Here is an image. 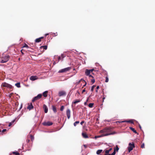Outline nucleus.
<instances>
[{
	"mask_svg": "<svg viewBox=\"0 0 155 155\" xmlns=\"http://www.w3.org/2000/svg\"><path fill=\"white\" fill-rule=\"evenodd\" d=\"M100 133H103L104 134L98 137L107 136L110 134H113V133L111 132L110 129L109 128H105L104 129L101 130L100 131Z\"/></svg>",
	"mask_w": 155,
	"mask_h": 155,
	"instance_id": "obj_1",
	"label": "nucleus"
},
{
	"mask_svg": "<svg viewBox=\"0 0 155 155\" xmlns=\"http://www.w3.org/2000/svg\"><path fill=\"white\" fill-rule=\"evenodd\" d=\"M1 86L2 87H5L10 89H12L11 91L13 90V87L12 85L6 82L3 83L1 85Z\"/></svg>",
	"mask_w": 155,
	"mask_h": 155,
	"instance_id": "obj_2",
	"label": "nucleus"
},
{
	"mask_svg": "<svg viewBox=\"0 0 155 155\" xmlns=\"http://www.w3.org/2000/svg\"><path fill=\"white\" fill-rule=\"evenodd\" d=\"M135 146L134 143L132 142L131 143H129V146L128 147V150L129 152H130L133 149V148Z\"/></svg>",
	"mask_w": 155,
	"mask_h": 155,
	"instance_id": "obj_3",
	"label": "nucleus"
},
{
	"mask_svg": "<svg viewBox=\"0 0 155 155\" xmlns=\"http://www.w3.org/2000/svg\"><path fill=\"white\" fill-rule=\"evenodd\" d=\"M9 58L10 56L8 55L5 56L1 61V63H3L7 62L9 60Z\"/></svg>",
	"mask_w": 155,
	"mask_h": 155,
	"instance_id": "obj_4",
	"label": "nucleus"
},
{
	"mask_svg": "<svg viewBox=\"0 0 155 155\" xmlns=\"http://www.w3.org/2000/svg\"><path fill=\"white\" fill-rule=\"evenodd\" d=\"M42 96V95L41 94H39L36 97H35L32 100V102H34L35 101L37 100L40 99Z\"/></svg>",
	"mask_w": 155,
	"mask_h": 155,
	"instance_id": "obj_5",
	"label": "nucleus"
},
{
	"mask_svg": "<svg viewBox=\"0 0 155 155\" xmlns=\"http://www.w3.org/2000/svg\"><path fill=\"white\" fill-rule=\"evenodd\" d=\"M71 69L70 67H68L63 69H62L60 70L59 71V73H63L64 72H66L67 71H68L70 70Z\"/></svg>",
	"mask_w": 155,
	"mask_h": 155,
	"instance_id": "obj_6",
	"label": "nucleus"
},
{
	"mask_svg": "<svg viewBox=\"0 0 155 155\" xmlns=\"http://www.w3.org/2000/svg\"><path fill=\"white\" fill-rule=\"evenodd\" d=\"M42 124L45 126H50L53 124V123L50 121L45 122L42 123Z\"/></svg>",
	"mask_w": 155,
	"mask_h": 155,
	"instance_id": "obj_7",
	"label": "nucleus"
},
{
	"mask_svg": "<svg viewBox=\"0 0 155 155\" xmlns=\"http://www.w3.org/2000/svg\"><path fill=\"white\" fill-rule=\"evenodd\" d=\"M66 115L67 118L68 119H69L71 116V111L69 109H68L66 110Z\"/></svg>",
	"mask_w": 155,
	"mask_h": 155,
	"instance_id": "obj_8",
	"label": "nucleus"
},
{
	"mask_svg": "<svg viewBox=\"0 0 155 155\" xmlns=\"http://www.w3.org/2000/svg\"><path fill=\"white\" fill-rule=\"evenodd\" d=\"M66 94L65 92L64 91H60L58 93V95L59 96H61L65 95Z\"/></svg>",
	"mask_w": 155,
	"mask_h": 155,
	"instance_id": "obj_9",
	"label": "nucleus"
},
{
	"mask_svg": "<svg viewBox=\"0 0 155 155\" xmlns=\"http://www.w3.org/2000/svg\"><path fill=\"white\" fill-rule=\"evenodd\" d=\"M38 79V77L37 76H32L30 78V79L32 81Z\"/></svg>",
	"mask_w": 155,
	"mask_h": 155,
	"instance_id": "obj_10",
	"label": "nucleus"
},
{
	"mask_svg": "<svg viewBox=\"0 0 155 155\" xmlns=\"http://www.w3.org/2000/svg\"><path fill=\"white\" fill-rule=\"evenodd\" d=\"M43 108L44 109L45 112V113H47L48 111V108L45 104H44Z\"/></svg>",
	"mask_w": 155,
	"mask_h": 155,
	"instance_id": "obj_11",
	"label": "nucleus"
},
{
	"mask_svg": "<svg viewBox=\"0 0 155 155\" xmlns=\"http://www.w3.org/2000/svg\"><path fill=\"white\" fill-rule=\"evenodd\" d=\"M85 74L86 76H88L91 73V72L89 70L86 69L85 72Z\"/></svg>",
	"mask_w": 155,
	"mask_h": 155,
	"instance_id": "obj_12",
	"label": "nucleus"
},
{
	"mask_svg": "<svg viewBox=\"0 0 155 155\" xmlns=\"http://www.w3.org/2000/svg\"><path fill=\"white\" fill-rule=\"evenodd\" d=\"M122 123H124V122H127V123H130L131 124H134V122L132 120H123L121 122Z\"/></svg>",
	"mask_w": 155,
	"mask_h": 155,
	"instance_id": "obj_13",
	"label": "nucleus"
},
{
	"mask_svg": "<svg viewBox=\"0 0 155 155\" xmlns=\"http://www.w3.org/2000/svg\"><path fill=\"white\" fill-rule=\"evenodd\" d=\"M82 135L83 138H88V137L86 133H82Z\"/></svg>",
	"mask_w": 155,
	"mask_h": 155,
	"instance_id": "obj_14",
	"label": "nucleus"
},
{
	"mask_svg": "<svg viewBox=\"0 0 155 155\" xmlns=\"http://www.w3.org/2000/svg\"><path fill=\"white\" fill-rule=\"evenodd\" d=\"M34 107L32 103H31L30 104H29L28 106L27 107V108L28 109H29V110L31 109H32Z\"/></svg>",
	"mask_w": 155,
	"mask_h": 155,
	"instance_id": "obj_15",
	"label": "nucleus"
},
{
	"mask_svg": "<svg viewBox=\"0 0 155 155\" xmlns=\"http://www.w3.org/2000/svg\"><path fill=\"white\" fill-rule=\"evenodd\" d=\"M43 38V37H41L39 38H37L35 40V42H36L38 43L40 42L41 41V39Z\"/></svg>",
	"mask_w": 155,
	"mask_h": 155,
	"instance_id": "obj_16",
	"label": "nucleus"
},
{
	"mask_svg": "<svg viewBox=\"0 0 155 155\" xmlns=\"http://www.w3.org/2000/svg\"><path fill=\"white\" fill-rule=\"evenodd\" d=\"M48 91H46L45 92H44L43 93V96L46 97L47 96V94L48 93Z\"/></svg>",
	"mask_w": 155,
	"mask_h": 155,
	"instance_id": "obj_17",
	"label": "nucleus"
},
{
	"mask_svg": "<svg viewBox=\"0 0 155 155\" xmlns=\"http://www.w3.org/2000/svg\"><path fill=\"white\" fill-rule=\"evenodd\" d=\"M130 130H131L132 131H133L134 133L135 134H137V131L135 130V129L132 127H129Z\"/></svg>",
	"mask_w": 155,
	"mask_h": 155,
	"instance_id": "obj_18",
	"label": "nucleus"
},
{
	"mask_svg": "<svg viewBox=\"0 0 155 155\" xmlns=\"http://www.w3.org/2000/svg\"><path fill=\"white\" fill-rule=\"evenodd\" d=\"M80 101H81L80 99L76 100H75L73 102V103L74 104H76L77 103L80 102Z\"/></svg>",
	"mask_w": 155,
	"mask_h": 155,
	"instance_id": "obj_19",
	"label": "nucleus"
},
{
	"mask_svg": "<svg viewBox=\"0 0 155 155\" xmlns=\"http://www.w3.org/2000/svg\"><path fill=\"white\" fill-rule=\"evenodd\" d=\"M52 109H53V111H54V113H56L57 111L56 107H55V106H54L53 105L52 106Z\"/></svg>",
	"mask_w": 155,
	"mask_h": 155,
	"instance_id": "obj_20",
	"label": "nucleus"
},
{
	"mask_svg": "<svg viewBox=\"0 0 155 155\" xmlns=\"http://www.w3.org/2000/svg\"><path fill=\"white\" fill-rule=\"evenodd\" d=\"M102 151V150H99L97 151V154L99 155Z\"/></svg>",
	"mask_w": 155,
	"mask_h": 155,
	"instance_id": "obj_21",
	"label": "nucleus"
},
{
	"mask_svg": "<svg viewBox=\"0 0 155 155\" xmlns=\"http://www.w3.org/2000/svg\"><path fill=\"white\" fill-rule=\"evenodd\" d=\"M41 48H43L44 49L46 50L47 48V45H44L41 46L40 47Z\"/></svg>",
	"mask_w": 155,
	"mask_h": 155,
	"instance_id": "obj_22",
	"label": "nucleus"
},
{
	"mask_svg": "<svg viewBox=\"0 0 155 155\" xmlns=\"http://www.w3.org/2000/svg\"><path fill=\"white\" fill-rule=\"evenodd\" d=\"M12 153L15 155H20V153L18 152H12Z\"/></svg>",
	"mask_w": 155,
	"mask_h": 155,
	"instance_id": "obj_23",
	"label": "nucleus"
},
{
	"mask_svg": "<svg viewBox=\"0 0 155 155\" xmlns=\"http://www.w3.org/2000/svg\"><path fill=\"white\" fill-rule=\"evenodd\" d=\"M61 56V61H63V58L65 57V55L63 54H62Z\"/></svg>",
	"mask_w": 155,
	"mask_h": 155,
	"instance_id": "obj_24",
	"label": "nucleus"
},
{
	"mask_svg": "<svg viewBox=\"0 0 155 155\" xmlns=\"http://www.w3.org/2000/svg\"><path fill=\"white\" fill-rule=\"evenodd\" d=\"M93 105H94L93 103H90L88 104V107L90 108H92V107H93Z\"/></svg>",
	"mask_w": 155,
	"mask_h": 155,
	"instance_id": "obj_25",
	"label": "nucleus"
},
{
	"mask_svg": "<svg viewBox=\"0 0 155 155\" xmlns=\"http://www.w3.org/2000/svg\"><path fill=\"white\" fill-rule=\"evenodd\" d=\"M15 85L18 87H20V83H17L15 84Z\"/></svg>",
	"mask_w": 155,
	"mask_h": 155,
	"instance_id": "obj_26",
	"label": "nucleus"
},
{
	"mask_svg": "<svg viewBox=\"0 0 155 155\" xmlns=\"http://www.w3.org/2000/svg\"><path fill=\"white\" fill-rule=\"evenodd\" d=\"M13 93H11L8 94V95H7V96L9 97L10 98H11L13 95Z\"/></svg>",
	"mask_w": 155,
	"mask_h": 155,
	"instance_id": "obj_27",
	"label": "nucleus"
},
{
	"mask_svg": "<svg viewBox=\"0 0 155 155\" xmlns=\"http://www.w3.org/2000/svg\"><path fill=\"white\" fill-rule=\"evenodd\" d=\"M15 121V120H13L11 122H10L9 123L8 125V126L10 127L11 126L12 124V123H13Z\"/></svg>",
	"mask_w": 155,
	"mask_h": 155,
	"instance_id": "obj_28",
	"label": "nucleus"
},
{
	"mask_svg": "<svg viewBox=\"0 0 155 155\" xmlns=\"http://www.w3.org/2000/svg\"><path fill=\"white\" fill-rule=\"evenodd\" d=\"M79 123V121H76L75 123H74V126H76L77 124H78Z\"/></svg>",
	"mask_w": 155,
	"mask_h": 155,
	"instance_id": "obj_29",
	"label": "nucleus"
},
{
	"mask_svg": "<svg viewBox=\"0 0 155 155\" xmlns=\"http://www.w3.org/2000/svg\"><path fill=\"white\" fill-rule=\"evenodd\" d=\"M105 79H106L105 81V82H108V81H109V79H108V78L107 76L106 77Z\"/></svg>",
	"mask_w": 155,
	"mask_h": 155,
	"instance_id": "obj_30",
	"label": "nucleus"
},
{
	"mask_svg": "<svg viewBox=\"0 0 155 155\" xmlns=\"http://www.w3.org/2000/svg\"><path fill=\"white\" fill-rule=\"evenodd\" d=\"M115 149H116V151H117V152H118L119 150V148L118 146L117 145L116 146V148H115Z\"/></svg>",
	"mask_w": 155,
	"mask_h": 155,
	"instance_id": "obj_31",
	"label": "nucleus"
},
{
	"mask_svg": "<svg viewBox=\"0 0 155 155\" xmlns=\"http://www.w3.org/2000/svg\"><path fill=\"white\" fill-rule=\"evenodd\" d=\"M30 138L31 139L32 141L34 139V137L32 135H30Z\"/></svg>",
	"mask_w": 155,
	"mask_h": 155,
	"instance_id": "obj_32",
	"label": "nucleus"
},
{
	"mask_svg": "<svg viewBox=\"0 0 155 155\" xmlns=\"http://www.w3.org/2000/svg\"><path fill=\"white\" fill-rule=\"evenodd\" d=\"M64 109V107L63 106H62L60 108V110L62 111Z\"/></svg>",
	"mask_w": 155,
	"mask_h": 155,
	"instance_id": "obj_33",
	"label": "nucleus"
},
{
	"mask_svg": "<svg viewBox=\"0 0 155 155\" xmlns=\"http://www.w3.org/2000/svg\"><path fill=\"white\" fill-rule=\"evenodd\" d=\"M105 154H109V153L110 152L108 150H105Z\"/></svg>",
	"mask_w": 155,
	"mask_h": 155,
	"instance_id": "obj_34",
	"label": "nucleus"
},
{
	"mask_svg": "<svg viewBox=\"0 0 155 155\" xmlns=\"http://www.w3.org/2000/svg\"><path fill=\"white\" fill-rule=\"evenodd\" d=\"M23 47V48L25 47L27 48H29V47L27 44H25Z\"/></svg>",
	"mask_w": 155,
	"mask_h": 155,
	"instance_id": "obj_35",
	"label": "nucleus"
},
{
	"mask_svg": "<svg viewBox=\"0 0 155 155\" xmlns=\"http://www.w3.org/2000/svg\"><path fill=\"white\" fill-rule=\"evenodd\" d=\"M95 87V85H93L92 87H91V91H93V90H94V87Z\"/></svg>",
	"mask_w": 155,
	"mask_h": 155,
	"instance_id": "obj_36",
	"label": "nucleus"
},
{
	"mask_svg": "<svg viewBox=\"0 0 155 155\" xmlns=\"http://www.w3.org/2000/svg\"><path fill=\"white\" fill-rule=\"evenodd\" d=\"M144 147H145V145H144V143H143L141 145V147L142 148H144Z\"/></svg>",
	"mask_w": 155,
	"mask_h": 155,
	"instance_id": "obj_37",
	"label": "nucleus"
},
{
	"mask_svg": "<svg viewBox=\"0 0 155 155\" xmlns=\"http://www.w3.org/2000/svg\"><path fill=\"white\" fill-rule=\"evenodd\" d=\"M61 60V56H59L58 58V61H59L60 60Z\"/></svg>",
	"mask_w": 155,
	"mask_h": 155,
	"instance_id": "obj_38",
	"label": "nucleus"
},
{
	"mask_svg": "<svg viewBox=\"0 0 155 155\" xmlns=\"http://www.w3.org/2000/svg\"><path fill=\"white\" fill-rule=\"evenodd\" d=\"M91 82L93 84L95 82V80L93 78V79L91 80Z\"/></svg>",
	"mask_w": 155,
	"mask_h": 155,
	"instance_id": "obj_39",
	"label": "nucleus"
},
{
	"mask_svg": "<svg viewBox=\"0 0 155 155\" xmlns=\"http://www.w3.org/2000/svg\"><path fill=\"white\" fill-rule=\"evenodd\" d=\"M89 70L91 72H92V74H93V73H92V72L94 70V69H90Z\"/></svg>",
	"mask_w": 155,
	"mask_h": 155,
	"instance_id": "obj_40",
	"label": "nucleus"
},
{
	"mask_svg": "<svg viewBox=\"0 0 155 155\" xmlns=\"http://www.w3.org/2000/svg\"><path fill=\"white\" fill-rule=\"evenodd\" d=\"M88 76L89 78H94V77L91 74H90L89 75H88Z\"/></svg>",
	"mask_w": 155,
	"mask_h": 155,
	"instance_id": "obj_41",
	"label": "nucleus"
},
{
	"mask_svg": "<svg viewBox=\"0 0 155 155\" xmlns=\"http://www.w3.org/2000/svg\"><path fill=\"white\" fill-rule=\"evenodd\" d=\"M7 130L6 129H3L2 131V133H4V132L6 131Z\"/></svg>",
	"mask_w": 155,
	"mask_h": 155,
	"instance_id": "obj_42",
	"label": "nucleus"
},
{
	"mask_svg": "<svg viewBox=\"0 0 155 155\" xmlns=\"http://www.w3.org/2000/svg\"><path fill=\"white\" fill-rule=\"evenodd\" d=\"M84 123V121H82L80 123L81 125H82Z\"/></svg>",
	"mask_w": 155,
	"mask_h": 155,
	"instance_id": "obj_43",
	"label": "nucleus"
},
{
	"mask_svg": "<svg viewBox=\"0 0 155 155\" xmlns=\"http://www.w3.org/2000/svg\"><path fill=\"white\" fill-rule=\"evenodd\" d=\"M82 80H83H83L82 79H81V80H80V81H78V82H77V84H79V83L81 82V81H82Z\"/></svg>",
	"mask_w": 155,
	"mask_h": 155,
	"instance_id": "obj_44",
	"label": "nucleus"
},
{
	"mask_svg": "<svg viewBox=\"0 0 155 155\" xmlns=\"http://www.w3.org/2000/svg\"><path fill=\"white\" fill-rule=\"evenodd\" d=\"M88 100V99H87V101H86V102H85L84 103V105H86L87 104V101Z\"/></svg>",
	"mask_w": 155,
	"mask_h": 155,
	"instance_id": "obj_45",
	"label": "nucleus"
},
{
	"mask_svg": "<svg viewBox=\"0 0 155 155\" xmlns=\"http://www.w3.org/2000/svg\"><path fill=\"white\" fill-rule=\"evenodd\" d=\"M85 88H84V89H83V90H82V93H83L84 92H85Z\"/></svg>",
	"mask_w": 155,
	"mask_h": 155,
	"instance_id": "obj_46",
	"label": "nucleus"
},
{
	"mask_svg": "<svg viewBox=\"0 0 155 155\" xmlns=\"http://www.w3.org/2000/svg\"><path fill=\"white\" fill-rule=\"evenodd\" d=\"M83 81L85 82V84L83 86L84 87L86 85V82L84 80H83Z\"/></svg>",
	"mask_w": 155,
	"mask_h": 155,
	"instance_id": "obj_47",
	"label": "nucleus"
},
{
	"mask_svg": "<svg viewBox=\"0 0 155 155\" xmlns=\"http://www.w3.org/2000/svg\"><path fill=\"white\" fill-rule=\"evenodd\" d=\"M112 150V148H110L108 150L110 152V151H111V150Z\"/></svg>",
	"mask_w": 155,
	"mask_h": 155,
	"instance_id": "obj_48",
	"label": "nucleus"
},
{
	"mask_svg": "<svg viewBox=\"0 0 155 155\" xmlns=\"http://www.w3.org/2000/svg\"><path fill=\"white\" fill-rule=\"evenodd\" d=\"M29 141H30V140H29V139H27V140H26V141H27V142H28H28H29Z\"/></svg>",
	"mask_w": 155,
	"mask_h": 155,
	"instance_id": "obj_49",
	"label": "nucleus"
},
{
	"mask_svg": "<svg viewBox=\"0 0 155 155\" xmlns=\"http://www.w3.org/2000/svg\"><path fill=\"white\" fill-rule=\"evenodd\" d=\"M99 86H97V87H96V89H97V90H98V89H99Z\"/></svg>",
	"mask_w": 155,
	"mask_h": 155,
	"instance_id": "obj_50",
	"label": "nucleus"
},
{
	"mask_svg": "<svg viewBox=\"0 0 155 155\" xmlns=\"http://www.w3.org/2000/svg\"><path fill=\"white\" fill-rule=\"evenodd\" d=\"M139 127H140V129H141V126H140V124H139Z\"/></svg>",
	"mask_w": 155,
	"mask_h": 155,
	"instance_id": "obj_51",
	"label": "nucleus"
},
{
	"mask_svg": "<svg viewBox=\"0 0 155 155\" xmlns=\"http://www.w3.org/2000/svg\"><path fill=\"white\" fill-rule=\"evenodd\" d=\"M22 50H21V53L22 54H23L24 53L22 52Z\"/></svg>",
	"mask_w": 155,
	"mask_h": 155,
	"instance_id": "obj_52",
	"label": "nucleus"
},
{
	"mask_svg": "<svg viewBox=\"0 0 155 155\" xmlns=\"http://www.w3.org/2000/svg\"><path fill=\"white\" fill-rule=\"evenodd\" d=\"M48 35V34H46L45 35L46 36L47 35Z\"/></svg>",
	"mask_w": 155,
	"mask_h": 155,
	"instance_id": "obj_53",
	"label": "nucleus"
},
{
	"mask_svg": "<svg viewBox=\"0 0 155 155\" xmlns=\"http://www.w3.org/2000/svg\"><path fill=\"white\" fill-rule=\"evenodd\" d=\"M96 91L97 92V90Z\"/></svg>",
	"mask_w": 155,
	"mask_h": 155,
	"instance_id": "obj_54",
	"label": "nucleus"
},
{
	"mask_svg": "<svg viewBox=\"0 0 155 155\" xmlns=\"http://www.w3.org/2000/svg\"><path fill=\"white\" fill-rule=\"evenodd\" d=\"M105 99V97H104L103 98V100H104Z\"/></svg>",
	"mask_w": 155,
	"mask_h": 155,
	"instance_id": "obj_55",
	"label": "nucleus"
},
{
	"mask_svg": "<svg viewBox=\"0 0 155 155\" xmlns=\"http://www.w3.org/2000/svg\"><path fill=\"white\" fill-rule=\"evenodd\" d=\"M84 147H86V145H84Z\"/></svg>",
	"mask_w": 155,
	"mask_h": 155,
	"instance_id": "obj_56",
	"label": "nucleus"
},
{
	"mask_svg": "<svg viewBox=\"0 0 155 155\" xmlns=\"http://www.w3.org/2000/svg\"><path fill=\"white\" fill-rule=\"evenodd\" d=\"M10 155H11L10 154Z\"/></svg>",
	"mask_w": 155,
	"mask_h": 155,
	"instance_id": "obj_57",
	"label": "nucleus"
}]
</instances>
